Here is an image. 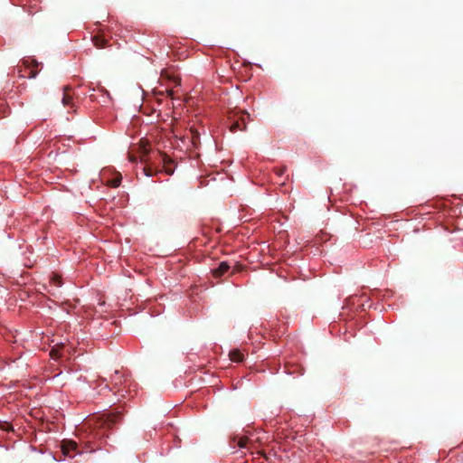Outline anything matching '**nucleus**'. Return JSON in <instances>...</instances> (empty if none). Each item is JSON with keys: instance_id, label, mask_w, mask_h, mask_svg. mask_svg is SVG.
Returning <instances> with one entry per match:
<instances>
[{"instance_id": "9b49d317", "label": "nucleus", "mask_w": 463, "mask_h": 463, "mask_svg": "<svg viewBox=\"0 0 463 463\" xmlns=\"http://www.w3.org/2000/svg\"><path fill=\"white\" fill-rule=\"evenodd\" d=\"M50 283L52 286L56 288H60L62 285V279L60 275L52 273L50 277Z\"/></svg>"}, {"instance_id": "20e7f679", "label": "nucleus", "mask_w": 463, "mask_h": 463, "mask_svg": "<svg viewBox=\"0 0 463 463\" xmlns=\"http://www.w3.org/2000/svg\"><path fill=\"white\" fill-rule=\"evenodd\" d=\"M254 435L250 434V436H244L240 438H234L232 440V443L235 444L240 449H250V446H252V443L254 442Z\"/></svg>"}, {"instance_id": "ddd939ff", "label": "nucleus", "mask_w": 463, "mask_h": 463, "mask_svg": "<svg viewBox=\"0 0 463 463\" xmlns=\"http://www.w3.org/2000/svg\"><path fill=\"white\" fill-rule=\"evenodd\" d=\"M120 182H121V178H115L110 181V184L113 187H118L120 184Z\"/></svg>"}, {"instance_id": "1a4fd4ad", "label": "nucleus", "mask_w": 463, "mask_h": 463, "mask_svg": "<svg viewBox=\"0 0 463 463\" xmlns=\"http://www.w3.org/2000/svg\"><path fill=\"white\" fill-rule=\"evenodd\" d=\"M173 165L174 162L171 159H164V171L169 175H173L175 172V167L173 166Z\"/></svg>"}, {"instance_id": "423d86ee", "label": "nucleus", "mask_w": 463, "mask_h": 463, "mask_svg": "<svg viewBox=\"0 0 463 463\" xmlns=\"http://www.w3.org/2000/svg\"><path fill=\"white\" fill-rule=\"evenodd\" d=\"M230 265L227 261H222L219 266L213 270V276L216 278L222 277L230 269Z\"/></svg>"}, {"instance_id": "7ed1b4c3", "label": "nucleus", "mask_w": 463, "mask_h": 463, "mask_svg": "<svg viewBox=\"0 0 463 463\" xmlns=\"http://www.w3.org/2000/svg\"><path fill=\"white\" fill-rule=\"evenodd\" d=\"M61 449L63 456L70 458H73L80 453L78 450L77 443L73 440H64Z\"/></svg>"}, {"instance_id": "4468645a", "label": "nucleus", "mask_w": 463, "mask_h": 463, "mask_svg": "<svg viewBox=\"0 0 463 463\" xmlns=\"http://www.w3.org/2000/svg\"><path fill=\"white\" fill-rule=\"evenodd\" d=\"M144 171H145V174H146V176H152L153 175V174L150 172L149 169L145 168Z\"/></svg>"}, {"instance_id": "f8f14e48", "label": "nucleus", "mask_w": 463, "mask_h": 463, "mask_svg": "<svg viewBox=\"0 0 463 463\" xmlns=\"http://www.w3.org/2000/svg\"><path fill=\"white\" fill-rule=\"evenodd\" d=\"M286 172V168L285 167H280V168H276L275 169V173L278 176H282Z\"/></svg>"}, {"instance_id": "f257e3e1", "label": "nucleus", "mask_w": 463, "mask_h": 463, "mask_svg": "<svg viewBox=\"0 0 463 463\" xmlns=\"http://www.w3.org/2000/svg\"><path fill=\"white\" fill-rule=\"evenodd\" d=\"M104 387L113 392L118 400H120L127 396H133L132 393H136L137 384L128 374L116 370L110 376V384L106 383Z\"/></svg>"}, {"instance_id": "9d476101", "label": "nucleus", "mask_w": 463, "mask_h": 463, "mask_svg": "<svg viewBox=\"0 0 463 463\" xmlns=\"http://www.w3.org/2000/svg\"><path fill=\"white\" fill-rule=\"evenodd\" d=\"M230 359L232 362L240 363L243 360V354H241L239 350H232L229 354Z\"/></svg>"}, {"instance_id": "39448f33", "label": "nucleus", "mask_w": 463, "mask_h": 463, "mask_svg": "<svg viewBox=\"0 0 463 463\" xmlns=\"http://www.w3.org/2000/svg\"><path fill=\"white\" fill-rule=\"evenodd\" d=\"M23 63L30 70L27 77L30 79L35 78L38 74V71L34 69L38 67V62L34 59L28 58L24 60Z\"/></svg>"}, {"instance_id": "6e6552de", "label": "nucleus", "mask_w": 463, "mask_h": 463, "mask_svg": "<svg viewBox=\"0 0 463 463\" xmlns=\"http://www.w3.org/2000/svg\"><path fill=\"white\" fill-rule=\"evenodd\" d=\"M91 40H92L94 46L97 48L101 49V48L106 47V45H107V40L104 38H101L99 35L92 36Z\"/></svg>"}, {"instance_id": "f03ea898", "label": "nucleus", "mask_w": 463, "mask_h": 463, "mask_svg": "<svg viewBox=\"0 0 463 463\" xmlns=\"http://www.w3.org/2000/svg\"><path fill=\"white\" fill-rule=\"evenodd\" d=\"M246 118H249V114L246 112H242L239 118H230V131L232 133H236L238 131H243L246 129Z\"/></svg>"}, {"instance_id": "0eeeda50", "label": "nucleus", "mask_w": 463, "mask_h": 463, "mask_svg": "<svg viewBox=\"0 0 463 463\" xmlns=\"http://www.w3.org/2000/svg\"><path fill=\"white\" fill-rule=\"evenodd\" d=\"M71 88L69 86L63 87L61 102L64 107H73L72 97L70 94Z\"/></svg>"}]
</instances>
